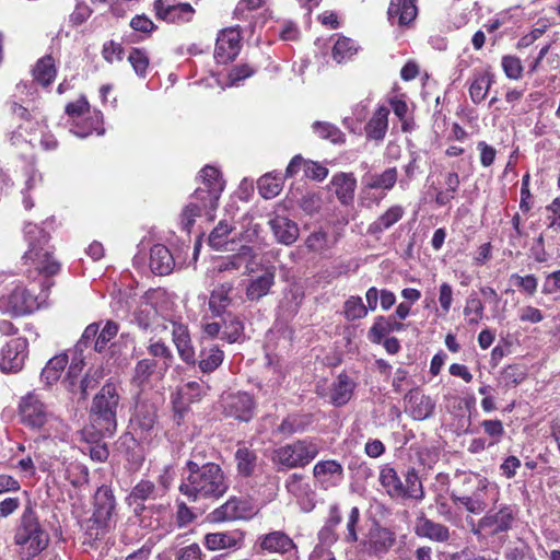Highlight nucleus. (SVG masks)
Returning a JSON list of instances; mask_svg holds the SVG:
<instances>
[{
	"instance_id": "obj_1",
	"label": "nucleus",
	"mask_w": 560,
	"mask_h": 560,
	"mask_svg": "<svg viewBox=\"0 0 560 560\" xmlns=\"http://www.w3.org/2000/svg\"><path fill=\"white\" fill-rule=\"evenodd\" d=\"M228 488L224 472L218 464L199 465L194 460L186 463L179 491L189 500L219 499Z\"/></svg>"
},
{
	"instance_id": "obj_2",
	"label": "nucleus",
	"mask_w": 560,
	"mask_h": 560,
	"mask_svg": "<svg viewBox=\"0 0 560 560\" xmlns=\"http://www.w3.org/2000/svg\"><path fill=\"white\" fill-rule=\"evenodd\" d=\"M117 523L116 500L108 487H100L94 495V512L81 523L89 542L102 539Z\"/></svg>"
},
{
	"instance_id": "obj_3",
	"label": "nucleus",
	"mask_w": 560,
	"mask_h": 560,
	"mask_svg": "<svg viewBox=\"0 0 560 560\" xmlns=\"http://www.w3.org/2000/svg\"><path fill=\"white\" fill-rule=\"evenodd\" d=\"M35 282L28 284L20 280L9 283L7 292L0 296V311L11 316H23L37 311L47 299L45 290L37 293Z\"/></svg>"
},
{
	"instance_id": "obj_4",
	"label": "nucleus",
	"mask_w": 560,
	"mask_h": 560,
	"mask_svg": "<svg viewBox=\"0 0 560 560\" xmlns=\"http://www.w3.org/2000/svg\"><path fill=\"white\" fill-rule=\"evenodd\" d=\"M120 396L114 383H106L95 395L91 406V419L102 436H112L117 427V409Z\"/></svg>"
},
{
	"instance_id": "obj_5",
	"label": "nucleus",
	"mask_w": 560,
	"mask_h": 560,
	"mask_svg": "<svg viewBox=\"0 0 560 560\" xmlns=\"http://www.w3.org/2000/svg\"><path fill=\"white\" fill-rule=\"evenodd\" d=\"M24 236L28 244V249L23 256L25 265H30L46 276L56 275L60 266L51 256L47 246L48 235L44 230L36 224L27 223L24 226Z\"/></svg>"
},
{
	"instance_id": "obj_6",
	"label": "nucleus",
	"mask_w": 560,
	"mask_h": 560,
	"mask_svg": "<svg viewBox=\"0 0 560 560\" xmlns=\"http://www.w3.org/2000/svg\"><path fill=\"white\" fill-rule=\"evenodd\" d=\"M166 306L165 292L160 289L150 290L140 298L133 312V320L142 330H166Z\"/></svg>"
},
{
	"instance_id": "obj_7",
	"label": "nucleus",
	"mask_w": 560,
	"mask_h": 560,
	"mask_svg": "<svg viewBox=\"0 0 560 560\" xmlns=\"http://www.w3.org/2000/svg\"><path fill=\"white\" fill-rule=\"evenodd\" d=\"M378 481L384 491L393 499L422 500L424 492L418 474L411 469L401 481L397 471L389 465L381 467Z\"/></svg>"
},
{
	"instance_id": "obj_8",
	"label": "nucleus",
	"mask_w": 560,
	"mask_h": 560,
	"mask_svg": "<svg viewBox=\"0 0 560 560\" xmlns=\"http://www.w3.org/2000/svg\"><path fill=\"white\" fill-rule=\"evenodd\" d=\"M66 114L70 124V131L79 137L86 138L93 132L104 135L103 115L97 109H91L88 101L80 97L66 106Z\"/></svg>"
},
{
	"instance_id": "obj_9",
	"label": "nucleus",
	"mask_w": 560,
	"mask_h": 560,
	"mask_svg": "<svg viewBox=\"0 0 560 560\" xmlns=\"http://www.w3.org/2000/svg\"><path fill=\"white\" fill-rule=\"evenodd\" d=\"M319 453L318 444L311 439L298 440L275 450L272 462L279 470L302 468Z\"/></svg>"
},
{
	"instance_id": "obj_10",
	"label": "nucleus",
	"mask_w": 560,
	"mask_h": 560,
	"mask_svg": "<svg viewBox=\"0 0 560 560\" xmlns=\"http://www.w3.org/2000/svg\"><path fill=\"white\" fill-rule=\"evenodd\" d=\"M256 254L250 246L242 245L237 253L213 259L207 271V277L212 280L221 279L223 275L233 276L242 271H253Z\"/></svg>"
},
{
	"instance_id": "obj_11",
	"label": "nucleus",
	"mask_w": 560,
	"mask_h": 560,
	"mask_svg": "<svg viewBox=\"0 0 560 560\" xmlns=\"http://www.w3.org/2000/svg\"><path fill=\"white\" fill-rule=\"evenodd\" d=\"M514 521V513L511 506L502 505L498 511H488L477 524L471 521V533L480 537L482 533L487 535H498L511 529Z\"/></svg>"
},
{
	"instance_id": "obj_12",
	"label": "nucleus",
	"mask_w": 560,
	"mask_h": 560,
	"mask_svg": "<svg viewBox=\"0 0 560 560\" xmlns=\"http://www.w3.org/2000/svg\"><path fill=\"white\" fill-rule=\"evenodd\" d=\"M19 417L26 427L40 429L48 422L51 413L40 396L35 392H30L20 399Z\"/></svg>"
},
{
	"instance_id": "obj_13",
	"label": "nucleus",
	"mask_w": 560,
	"mask_h": 560,
	"mask_svg": "<svg viewBox=\"0 0 560 560\" xmlns=\"http://www.w3.org/2000/svg\"><path fill=\"white\" fill-rule=\"evenodd\" d=\"M153 8L156 19L168 24L182 25L192 21L195 16L192 5L178 0H155Z\"/></svg>"
},
{
	"instance_id": "obj_14",
	"label": "nucleus",
	"mask_w": 560,
	"mask_h": 560,
	"mask_svg": "<svg viewBox=\"0 0 560 560\" xmlns=\"http://www.w3.org/2000/svg\"><path fill=\"white\" fill-rule=\"evenodd\" d=\"M15 542L21 546L27 559L35 557L48 544V536L35 522H25L15 534Z\"/></svg>"
},
{
	"instance_id": "obj_15",
	"label": "nucleus",
	"mask_w": 560,
	"mask_h": 560,
	"mask_svg": "<svg viewBox=\"0 0 560 560\" xmlns=\"http://www.w3.org/2000/svg\"><path fill=\"white\" fill-rule=\"evenodd\" d=\"M28 342L26 338L11 339L0 351V370L4 373H16L22 370L27 358Z\"/></svg>"
},
{
	"instance_id": "obj_16",
	"label": "nucleus",
	"mask_w": 560,
	"mask_h": 560,
	"mask_svg": "<svg viewBox=\"0 0 560 560\" xmlns=\"http://www.w3.org/2000/svg\"><path fill=\"white\" fill-rule=\"evenodd\" d=\"M241 32L237 27H228L219 32L214 48V58L219 63L234 60L241 50Z\"/></svg>"
},
{
	"instance_id": "obj_17",
	"label": "nucleus",
	"mask_w": 560,
	"mask_h": 560,
	"mask_svg": "<svg viewBox=\"0 0 560 560\" xmlns=\"http://www.w3.org/2000/svg\"><path fill=\"white\" fill-rule=\"evenodd\" d=\"M207 199L205 191L201 189H196L191 195L182 213L180 222L186 231H189L194 225L196 218L201 217L202 214H206L209 220L213 219V212L218 206L208 205Z\"/></svg>"
},
{
	"instance_id": "obj_18",
	"label": "nucleus",
	"mask_w": 560,
	"mask_h": 560,
	"mask_svg": "<svg viewBox=\"0 0 560 560\" xmlns=\"http://www.w3.org/2000/svg\"><path fill=\"white\" fill-rule=\"evenodd\" d=\"M226 416L241 421H249L254 416L255 401L248 393L230 394L223 399Z\"/></svg>"
},
{
	"instance_id": "obj_19",
	"label": "nucleus",
	"mask_w": 560,
	"mask_h": 560,
	"mask_svg": "<svg viewBox=\"0 0 560 560\" xmlns=\"http://www.w3.org/2000/svg\"><path fill=\"white\" fill-rule=\"evenodd\" d=\"M201 186L197 189L205 191L208 205L218 206L220 196L224 190L225 183L220 171L211 165H206L199 174Z\"/></svg>"
},
{
	"instance_id": "obj_20",
	"label": "nucleus",
	"mask_w": 560,
	"mask_h": 560,
	"mask_svg": "<svg viewBox=\"0 0 560 560\" xmlns=\"http://www.w3.org/2000/svg\"><path fill=\"white\" fill-rule=\"evenodd\" d=\"M160 494V490L155 487V485L147 479H141L130 491L126 501L129 506L133 508V512L136 515H141L148 508L144 505V501L147 500H155ZM154 506H149V509H153Z\"/></svg>"
},
{
	"instance_id": "obj_21",
	"label": "nucleus",
	"mask_w": 560,
	"mask_h": 560,
	"mask_svg": "<svg viewBox=\"0 0 560 560\" xmlns=\"http://www.w3.org/2000/svg\"><path fill=\"white\" fill-rule=\"evenodd\" d=\"M395 534L388 528L374 524L362 541L363 548L374 555L387 552L395 544Z\"/></svg>"
},
{
	"instance_id": "obj_22",
	"label": "nucleus",
	"mask_w": 560,
	"mask_h": 560,
	"mask_svg": "<svg viewBox=\"0 0 560 560\" xmlns=\"http://www.w3.org/2000/svg\"><path fill=\"white\" fill-rule=\"evenodd\" d=\"M245 534L235 529L230 532L209 533L203 538L206 548L210 551L223 549H241L244 546Z\"/></svg>"
},
{
	"instance_id": "obj_23",
	"label": "nucleus",
	"mask_w": 560,
	"mask_h": 560,
	"mask_svg": "<svg viewBox=\"0 0 560 560\" xmlns=\"http://www.w3.org/2000/svg\"><path fill=\"white\" fill-rule=\"evenodd\" d=\"M313 475L323 488L328 489L338 486L342 481L343 468L337 460H320L315 464Z\"/></svg>"
},
{
	"instance_id": "obj_24",
	"label": "nucleus",
	"mask_w": 560,
	"mask_h": 560,
	"mask_svg": "<svg viewBox=\"0 0 560 560\" xmlns=\"http://www.w3.org/2000/svg\"><path fill=\"white\" fill-rule=\"evenodd\" d=\"M166 324L171 328L173 342L182 360L187 363H195V350L187 326L172 319H166Z\"/></svg>"
},
{
	"instance_id": "obj_25",
	"label": "nucleus",
	"mask_w": 560,
	"mask_h": 560,
	"mask_svg": "<svg viewBox=\"0 0 560 560\" xmlns=\"http://www.w3.org/2000/svg\"><path fill=\"white\" fill-rule=\"evenodd\" d=\"M406 411L415 420H424L431 417L434 411V400L419 390H410L406 397Z\"/></svg>"
},
{
	"instance_id": "obj_26",
	"label": "nucleus",
	"mask_w": 560,
	"mask_h": 560,
	"mask_svg": "<svg viewBox=\"0 0 560 560\" xmlns=\"http://www.w3.org/2000/svg\"><path fill=\"white\" fill-rule=\"evenodd\" d=\"M234 230L235 225L231 220H221L209 234V246L215 250H232L236 237Z\"/></svg>"
},
{
	"instance_id": "obj_27",
	"label": "nucleus",
	"mask_w": 560,
	"mask_h": 560,
	"mask_svg": "<svg viewBox=\"0 0 560 560\" xmlns=\"http://www.w3.org/2000/svg\"><path fill=\"white\" fill-rule=\"evenodd\" d=\"M269 226L278 243L283 245L293 244L299 235L300 229L298 224L283 215H276L269 220Z\"/></svg>"
},
{
	"instance_id": "obj_28",
	"label": "nucleus",
	"mask_w": 560,
	"mask_h": 560,
	"mask_svg": "<svg viewBox=\"0 0 560 560\" xmlns=\"http://www.w3.org/2000/svg\"><path fill=\"white\" fill-rule=\"evenodd\" d=\"M330 186L340 203L345 206L352 203L357 188V179L352 173L335 174L331 177Z\"/></svg>"
},
{
	"instance_id": "obj_29",
	"label": "nucleus",
	"mask_w": 560,
	"mask_h": 560,
	"mask_svg": "<svg viewBox=\"0 0 560 560\" xmlns=\"http://www.w3.org/2000/svg\"><path fill=\"white\" fill-rule=\"evenodd\" d=\"M156 419V407L154 404H148L140 397L136 402V410L131 420L135 430H140L141 434L153 430Z\"/></svg>"
},
{
	"instance_id": "obj_30",
	"label": "nucleus",
	"mask_w": 560,
	"mask_h": 560,
	"mask_svg": "<svg viewBox=\"0 0 560 560\" xmlns=\"http://www.w3.org/2000/svg\"><path fill=\"white\" fill-rule=\"evenodd\" d=\"M276 272L272 267L267 268L260 276L252 278L246 287V298L257 301L266 296L275 284Z\"/></svg>"
},
{
	"instance_id": "obj_31",
	"label": "nucleus",
	"mask_w": 560,
	"mask_h": 560,
	"mask_svg": "<svg viewBox=\"0 0 560 560\" xmlns=\"http://www.w3.org/2000/svg\"><path fill=\"white\" fill-rule=\"evenodd\" d=\"M415 0H390L388 20L392 24L408 25L417 16Z\"/></svg>"
},
{
	"instance_id": "obj_32",
	"label": "nucleus",
	"mask_w": 560,
	"mask_h": 560,
	"mask_svg": "<svg viewBox=\"0 0 560 560\" xmlns=\"http://www.w3.org/2000/svg\"><path fill=\"white\" fill-rule=\"evenodd\" d=\"M262 550L272 553H285L294 549L293 540L283 532L276 530L258 538Z\"/></svg>"
},
{
	"instance_id": "obj_33",
	"label": "nucleus",
	"mask_w": 560,
	"mask_h": 560,
	"mask_svg": "<svg viewBox=\"0 0 560 560\" xmlns=\"http://www.w3.org/2000/svg\"><path fill=\"white\" fill-rule=\"evenodd\" d=\"M149 266L155 275H168L174 267V258L168 248L162 244L152 246Z\"/></svg>"
},
{
	"instance_id": "obj_34",
	"label": "nucleus",
	"mask_w": 560,
	"mask_h": 560,
	"mask_svg": "<svg viewBox=\"0 0 560 560\" xmlns=\"http://www.w3.org/2000/svg\"><path fill=\"white\" fill-rule=\"evenodd\" d=\"M389 108L385 105L378 106L365 125V133L369 139L382 141L388 129Z\"/></svg>"
},
{
	"instance_id": "obj_35",
	"label": "nucleus",
	"mask_w": 560,
	"mask_h": 560,
	"mask_svg": "<svg viewBox=\"0 0 560 560\" xmlns=\"http://www.w3.org/2000/svg\"><path fill=\"white\" fill-rule=\"evenodd\" d=\"M397 182L396 167H389L381 174L368 173L362 177V194L371 189L390 190Z\"/></svg>"
},
{
	"instance_id": "obj_36",
	"label": "nucleus",
	"mask_w": 560,
	"mask_h": 560,
	"mask_svg": "<svg viewBox=\"0 0 560 560\" xmlns=\"http://www.w3.org/2000/svg\"><path fill=\"white\" fill-rule=\"evenodd\" d=\"M405 210L401 206L395 205L388 208L368 228V233L375 237L382 235L404 217Z\"/></svg>"
},
{
	"instance_id": "obj_37",
	"label": "nucleus",
	"mask_w": 560,
	"mask_h": 560,
	"mask_svg": "<svg viewBox=\"0 0 560 560\" xmlns=\"http://www.w3.org/2000/svg\"><path fill=\"white\" fill-rule=\"evenodd\" d=\"M415 532L420 537L438 542H444L450 538V530L445 525L435 523L425 517H420L417 521Z\"/></svg>"
},
{
	"instance_id": "obj_38",
	"label": "nucleus",
	"mask_w": 560,
	"mask_h": 560,
	"mask_svg": "<svg viewBox=\"0 0 560 560\" xmlns=\"http://www.w3.org/2000/svg\"><path fill=\"white\" fill-rule=\"evenodd\" d=\"M340 521L341 515L338 506H331L329 510V516L318 533L319 542L315 547H323L329 550V547H331L338 539L336 528L340 524Z\"/></svg>"
},
{
	"instance_id": "obj_39",
	"label": "nucleus",
	"mask_w": 560,
	"mask_h": 560,
	"mask_svg": "<svg viewBox=\"0 0 560 560\" xmlns=\"http://www.w3.org/2000/svg\"><path fill=\"white\" fill-rule=\"evenodd\" d=\"M233 289L234 285L232 282H224L211 292L209 299V307L214 315H222L225 312V310L231 305V293Z\"/></svg>"
},
{
	"instance_id": "obj_40",
	"label": "nucleus",
	"mask_w": 560,
	"mask_h": 560,
	"mask_svg": "<svg viewBox=\"0 0 560 560\" xmlns=\"http://www.w3.org/2000/svg\"><path fill=\"white\" fill-rule=\"evenodd\" d=\"M223 359L224 352L218 345H203L200 350L198 366L203 373H211L222 364Z\"/></svg>"
},
{
	"instance_id": "obj_41",
	"label": "nucleus",
	"mask_w": 560,
	"mask_h": 560,
	"mask_svg": "<svg viewBox=\"0 0 560 560\" xmlns=\"http://www.w3.org/2000/svg\"><path fill=\"white\" fill-rule=\"evenodd\" d=\"M493 83V75L485 70L476 71L469 85V96L474 104H480Z\"/></svg>"
},
{
	"instance_id": "obj_42",
	"label": "nucleus",
	"mask_w": 560,
	"mask_h": 560,
	"mask_svg": "<svg viewBox=\"0 0 560 560\" xmlns=\"http://www.w3.org/2000/svg\"><path fill=\"white\" fill-rule=\"evenodd\" d=\"M285 487L292 495L302 501L301 504L304 511L313 509V503L307 499L311 493V487L302 475H291L285 482Z\"/></svg>"
},
{
	"instance_id": "obj_43",
	"label": "nucleus",
	"mask_w": 560,
	"mask_h": 560,
	"mask_svg": "<svg viewBox=\"0 0 560 560\" xmlns=\"http://www.w3.org/2000/svg\"><path fill=\"white\" fill-rule=\"evenodd\" d=\"M354 387V382L347 374L338 375L331 387V402L335 406L346 405L352 397Z\"/></svg>"
},
{
	"instance_id": "obj_44",
	"label": "nucleus",
	"mask_w": 560,
	"mask_h": 560,
	"mask_svg": "<svg viewBox=\"0 0 560 560\" xmlns=\"http://www.w3.org/2000/svg\"><path fill=\"white\" fill-rule=\"evenodd\" d=\"M215 521H233L246 517V502L236 498L228 500L213 512Z\"/></svg>"
},
{
	"instance_id": "obj_45",
	"label": "nucleus",
	"mask_w": 560,
	"mask_h": 560,
	"mask_svg": "<svg viewBox=\"0 0 560 560\" xmlns=\"http://www.w3.org/2000/svg\"><path fill=\"white\" fill-rule=\"evenodd\" d=\"M402 328L404 325L398 323L394 316H378L369 331V337L372 342L380 343L386 335Z\"/></svg>"
},
{
	"instance_id": "obj_46",
	"label": "nucleus",
	"mask_w": 560,
	"mask_h": 560,
	"mask_svg": "<svg viewBox=\"0 0 560 560\" xmlns=\"http://www.w3.org/2000/svg\"><path fill=\"white\" fill-rule=\"evenodd\" d=\"M245 338L243 322L232 313L225 314L222 319L221 339L229 343L241 342Z\"/></svg>"
},
{
	"instance_id": "obj_47",
	"label": "nucleus",
	"mask_w": 560,
	"mask_h": 560,
	"mask_svg": "<svg viewBox=\"0 0 560 560\" xmlns=\"http://www.w3.org/2000/svg\"><path fill=\"white\" fill-rule=\"evenodd\" d=\"M68 364V355L61 353L51 358L42 371L40 377L46 385L55 384L59 381Z\"/></svg>"
},
{
	"instance_id": "obj_48",
	"label": "nucleus",
	"mask_w": 560,
	"mask_h": 560,
	"mask_svg": "<svg viewBox=\"0 0 560 560\" xmlns=\"http://www.w3.org/2000/svg\"><path fill=\"white\" fill-rule=\"evenodd\" d=\"M56 73L55 61L51 56L40 58L33 69L34 81L43 86H48L55 80Z\"/></svg>"
},
{
	"instance_id": "obj_49",
	"label": "nucleus",
	"mask_w": 560,
	"mask_h": 560,
	"mask_svg": "<svg viewBox=\"0 0 560 560\" xmlns=\"http://www.w3.org/2000/svg\"><path fill=\"white\" fill-rule=\"evenodd\" d=\"M283 186V177L280 173H268L258 180L259 194L265 199H271L278 196Z\"/></svg>"
},
{
	"instance_id": "obj_50",
	"label": "nucleus",
	"mask_w": 560,
	"mask_h": 560,
	"mask_svg": "<svg viewBox=\"0 0 560 560\" xmlns=\"http://www.w3.org/2000/svg\"><path fill=\"white\" fill-rule=\"evenodd\" d=\"M155 368L156 363L153 360H140L135 368L132 384L140 388V390H144L147 387L150 386V380L154 374Z\"/></svg>"
},
{
	"instance_id": "obj_51",
	"label": "nucleus",
	"mask_w": 560,
	"mask_h": 560,
	"mask_svg": "<svg viewBox=\"0 0 560 560\" xmlns=\"http://www.w3.org/2000/svg\"><path fill=\"white\" fill-rule=\"evenodd\" d=\"M235 460L237 463V471L243 476H249L255 470L257 455L254 450L245 444H240L235 453Z\"/></svg>"
},
{
	"instance_id": "obj_52",
	"label": "nucleus",
	"mask_w": 560,
	"mask_h": 560,
	"mask_svg": "<svg viewBox=\"0 0 560 560\" xmlns=\"http://www.w3.org/2000/svg\"><path fill=\"white\" fill-rule=\"evenodd\" d=\"M483 310L485 307L481 300L475 293H471L466 300L463 314L469 325H476L482 320Z\"/></svg>"
},
{
	"instance_id": "obj_53",
	"label": "nucleus",
	"mask_w": 560,
	"mask_h": 560,
	"mask_svg": "<svg viewBox=\"0 0 560 560\" xmlns=\"http://www.w3.org/2000/svg\"><path fill=\"white\" fill-rule=\"evenodd\" d=\"M312 129L319 138L327 139L332 143H341L345 141V136L340 129L330 122L315 121L312 125Z\"/></svg>"
},
{
	"instance_id": "obj_54",
	"label": "nucleus",
	"mask_w": 560,
	"mask_h": 560,
	"mask_svg": "<svg viewBox=\"0 0 560 560\" xmlns=\"http://www.w3.org/2000/svg\"><path fill=\"white\" fill-rule=\"evenodd\" d=\"M23 176H24V185H25V188L22 191L23 203H24L25 209H31L33 207V202L25 195V191H30L32 188L37 186V184H39L42 180V175L38 173V171L34 166V164L27 163L23 168Z\"/></svg>"
},
{
	"instance_id": "obj_55",
	"label": "nucleus",
	"mask_w": 560,
	"mask_h": 560,
	"mask_svg": "<svg viewBox=\"0 0 560 560\" xmlns=\"http://www.w3.org/2000/svg\"><path fill=\"white\" fill-rule=\"evenodd\" d=\"M357 52L354 42L347 37H339L332 48V57L337 62L351 58Z\"/></svg>"
},
{
	"instance_id": "obj_56",
	"label": "nucleus",
	"mask_w": 560,
	"mask_h": 560,
	"mask_svg": "<svg viewBox=\"0 0 560 560\" xmlns=\"http://www.w3.org/2000/svg\"><path fill=\"white\" fill-rule=\"evenodd\" d=\"M118 332V325L112 320H108L105 323L103 328L97 332V338L94 342V350L98 353H102L106 347L107 343L116 337Z\"/></svg>"
},
{
	"instance_id": "obj_57",
	"label": "nucleus",
	"mask_w": 560,
	"mask_h": 560,
	"mask_svg": "<svg viewBox=\"0 0 560 560\" xmlns=\"http://www.w3.org/2000/svg\"><path fill=\"white\" fill-rule=\"evenodd\" d=\"M343 313L347 319L355 320L366 316L368 307L360 296H350L345 303Z\"/></svg>"
},
{
	"instance_id": "obj_58",
	"label": "nucleus",
	"mask_w": 560,
	"mask_h": 560,
	"mask_svg": "<svg viewBox=\"0 0 560 560\" xmlns=\"http://www.w3.org/2000/svg\"><path fill=\"white\" fill-rule=\"evenodd\" d=\"M137 75L144 78L149 67L148 54L139 48H132L127 57Z\"/></svg>"
},
{
	"instance_id": "obj_59",
	"label": "nucleus",
	"mask_w": 560,
	"mask_h": 560,
	"mask_svg": "<svg viewBox=\"0 0 560 560\" xmlns=\"http://www.w3.org/2000/svg\"><path fill=\"white\" fill-rule=\"evenodd\" d=\"M477 487L476 490L469 495L474 500H486V495H491L493 502L499 499V489L497 486L491 485L486 478L476 476Z\"/></svg>"
},
{
	"instance_id": "obj_60",
	"label": "nucleus",
	"mask_w": 560,
	"mask_h": 560,
	"mask_svg": "<svg viewBox=\"0 0 560 560\" xmlns=\"http://www.w3.org/2000/svg\"><path fill=\"white\" fill-rule=\"evenodd\" d=\"M510 280L529 296H533L537 291L538 279L534 275L520 276L518 273H513Z\"/></svg>"
},
{
	"instance_id": "obj_61",
	"label": "nucleus",
	"mask_w": 560,
	"mask_h": 560,
	"mask_svg": "<svg viewBox=\"0 0 560 560\" xmlns=\"http://www.w3.org/2000/svg\"><path fill=\"white\" fill-rule=\"evenodd\" d=\"M67 475L73 486L86 483L89 480V470L80 463H71L67 468Z\"/></svg>"
},
{
	"instance_id": "obj_62",
	"label": "nucleus",
	"mask_w": 560,
	"mask_h": 560,
	"mask_svg": "<svg viewBox=\"0 0 560 560\" xmlns=\"http://www.w3.org/2000/svg\"><path fill=\"white\" fill-rule=\"evenodd\" d=\"M502 68L508 78L517 80L523 72L521 60L515 56H504L502 58Z\"/></svg>"
},
{
	"instance_id": "obj_63",
	"label": "nucleus",
	"mask_w": 560,
	"mask_h": 560,
	"mask_svg": "<svg viewBox=\"0 0 560 560\" xmlns=\"http://www.w3.org/2000/svg\"><path fill=\"white\" fill-rule=\"evenodd\" d=\"M305 245L310 250L320 253L328 248V235L324 231H315L306 238Z\"/></svg>"
},
{
	"instance_id": "obj_64",
	"label": "nucleus",
	"mask_w": 560,
	"mask_h": 560,
	"mask_svg": "<svg viewBox=\"0 0 560 560\" xmlns=\"http://www.w3.org/2000/svg\"><path fill=\"white\" fill-rule=\"evenodd\" d=\"M541 292L551 295L560 292V269L545 276Z\"/></svg>"
}]
</instances>
